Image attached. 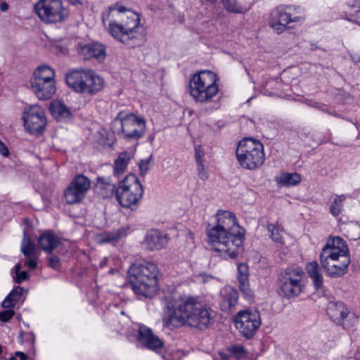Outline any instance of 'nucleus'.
Instances as JSON below:
<instances>
[{"label": "nucleus", "mask_w": 360, "mask_h": 360, "mask_svg": "<svg viewBox=\"0 0 360 360\" xmlns=\"http://www.w3.org/2000/svg\"><path fill=\"white\" fill-rule=\"evenodd\" d=\"M212 312L198 297H167L162 322L169 329L188 326L203 330L211 325L214 319Z\"/></svg>", "instance_id": "f257e3e1"}, {"label": "nucleus", "mask_w": 360, "mask_h": 360, "mask_svg": "<svg viewBox=\"0 0 360 360\" xmlns=\"http://www.w3.org/2000/svg\"><path fill=\"white\" fill-rule=\"evenodd\" d=\"M101 18L104 26L108 25V32L115 40L130 47L142 41L144 29L139 13L117 3L105 10Z\"/></svg>", "instance_id": "f03ea898"}, {"label": "nucleus", "mask_w": 360, "mask_h": 360, "mask_svg": "<svg viewBox=\"0 0 360 360\" xmlns=\"http://www.w3.org/2000/svg\"><path fill=\"white\" fill-rule=\"evenodd\" d=\"M217 224L207 231V242L212 249L224 257L236 258L242 250L244 233L229 211H219Z\"/></svg>", "instance_id": "7ed1b4c3"}, {"label": "nucleus", "mask_w": 360, "mask_h": 360, "mask_svg": "<svg viewBox=\"0 0 360 360\" xmlns=\"http://www.w3.org/2000/svg\"><path fill=\"white\" fill-rule=\"evenodd\" d=\"M320 263L326 274L331 278L343 276L350 263L349 248L340 237L330 238L320 254Z\"/></svg>", "instance_id": "20e7f679"}, {"label": "nucleus", "mask_w": 360, "mask_h": 360, "mask_svg": "<svg viewBox=\"0 0 360 360\" xmlns=\"http://www.w3.org/2000/svg\"><path fill=\"white\" fill-rule=\"evenodd\" d=\"M156 264L152 262L135 263L128 270L129 282L132 290L137 295L152 298L158 291Z\"/></svg>", "instance_id": "39448f33"}, {"label": "nucleus", "mask_w": 360, "mask_h": 360, "mask_svg": "<svg viewBox=\"0 0 360 360\" xmlns=\"http://www.w3.org/2000/svg\"><path fill=\"white\" fill-rule=\"evenodd\" d=\"M217 75L210 70H201L193 74L189 80V94L200 103L211 102L219 91Z\"/></svg>", "instance_id": "423d86ee"}, {"label": "nucleus", "mask_w": 360, "mask_h": 360, "mask_svg": "<svg viewBox=\"0 0 360 360\" xmlns=\"http://www.w3.org/2000/svg\"><path fill=\"white\" fill-rule=\"evenodd\" d=\"M66 83L75 91L95 95L104 86V79L92 70H75L66 75Z\"/></svg>", "instance_id": "0eeeda50"}, {"label": "nucleus", "mask_w": 360, "mask_h": 360, "mask_svg": "<svg viewBox=\"0 0 360 360\" xmlns=\"http://www.w3.org/2000/svg\"><path fill=\"white\" fill-rule=\"evenodd\" d=\"M236 157L243 168H259L263 165L265 159L263 144L259 141L246 138L239 142L236 148Z\"/></svg>", "instance_id": "6e6552de"}, {"label": "nucleus", "mask_w": 360, "mask_h": 360, "mask_svg": "<svg viewBox=\"0 0 360 360\" xmlns=\"http://www.w3.org/2000/svg\"><path fill=\"white\" fill-rule=\"evenodd\" d=\"M304 271L298 266H289L281 271L277 278L278 294L286 298L297 297L303 290Z\"/></svg>", "instance_id": "1a4fd4ad"}, {"label": "nucleus", "mask_w": 360, "mask_h": 360, "mask_svg": "<svg viewBox=\"0 0 360 360\" xmlns=\"http://www.w3.org/2000/svg\"><path fill=\"white\" fill-rule=\"evenodd\" d=\"M143 193V188L138 177L129 174L117 187L116 199L122 207L132 209L133 206L137 205Z\"/></svg>", "instance_id": "9d476101"}, {"label": "nucleus", "mask_w": 360, "mask_h": 360, "mask_svg": "<svg viewBox=\"0 0 360 360\" xmlns=\"http://www.w3.org/2000/svg\"><path fill=\"white\" fill-rule=\"evenodd\" d=\"M34 10L40 20L46 23L63 22L69 14L61 0H39Z\"/></svg>", "instance_id": "9b49d317"}, {"label": "nucleus", "mask_w": 360, "mask_h": 360, "mask_svg": "<svg viewBox=\"0 0 360 360\" xmlns=\"http://www.w3.org/2000/svg\"><path fill=\"white\" fill-rule=\"evenodd\" d=\"M271 27L279 34L292 26L290 23H302L304 18L300 15V8L289 5H281L271 13Z\"/></svg>", "instance_id": "f8f14e48"}, {"label": "nucleus", "mask_w": 360, "mask_h": 360, "mask_svg": "<svg viewBox=\"0 0 360 360\" xmlns=\"http://www.w3.org/2000/svg\"><path fill=\"white\" fill-rule=\"evenodd\" d=\"M115 121L120 122L122 133L127 139L138 140L146 133V120L143 117L121 111Z\"/></svg>", "instance_id": "ddd939ff"}, {"label": "nucleus", "mask_w": 360, "mask_h": 360, "mask_svg": "<svg viewBox=\"0 0 360 360\" xmlns=\"http://www.w3.org/2000/svg\"><path fill=\"white\" fill-rule=\"evenodd\" d=\"M326 312L333 321L342 326L345 329L352 328L358 321L354 313L349 311L341 302H330L328 304Z\"/></svg>", "instance_id": "4468645a"}, {"label": "nucleus", "mask_w": 360, "mask_h": 360, "mask_svg": "<svg viewBox=\"0 0 360 360\" xmlns=\"http://www.w3.org/2000/svg\"><path fill=\"white\" fill-rule=\"evenodd\" d=\"M91 188V181L83 174H77L71 181L64 191V197L68 204L79 203Z\"/></svg>", "instance_id": "2eb2a0df"}, {"label": "nucleus", "mask_w": 360, "mask_h": 360, "mask_svg": "<svg viewBox=\"0 0 360 360\" xmlns=\"http://www.w3.org/2000/svg\"><path fill=\"white\" fill-rule=\"evenodd\" d=\"M25 129L32 134L44 132L46 117L44 109L39 105H32L25 109L22 117Z\"/></svg>", "instance_id": "dca6fc26"}, {"label": "nucleus", "mask_w": 360, "mask_h": 360, "mask_svg": "<svg viewBox=\"0 0 360 360\" xmlns=\"http://www.w3.org/2000/svg\"><path fill=\"white\" fill-rule=\"evenodd\" d=\"M235 325L243 336L252 338L261 325L260 315L257 311H240L235 317Z\"/></svg>", "instance_id": "f3484780"}, {"label": "nucleus", "mask_w": 360, "mask_h": 360, "mask_svg": "<svg viewBox=\"0 0 360 360\" xmlns=\"http://www.w3.org/2000/svg\"><path fill=\"white\" fill-rule=\"evenodd\" d=\"M20 250L22 253L28 258L25 262V266H28L30 269H34L37 266V260L39 251L35 243L32 241L29 233L24 231L23 239L22 241Z\"/></svg>", "instance_id": "a211bd4d"}, {"label": "nucleus", "mask_w": 360, "mask_h": 360, "mask_svg": "<svg viewBox=\"0 0 360 360\" xmlns=\"http://www.w3.org/2000/svg\"><path fill=\"white\" fill-rule=\"evenodd\" d=\"M238 300V292L231 285H226L220 290L219 306L221 310L230 313L236 306Z\"/></svg>", "instance_id": "6ab92c4d"}, {"label": "nucleus", "mask_w": 360, "mask_h": 360, "mask_svg": "<svg viewBox=\"0 0 360 360\" xmlns=\"http://www.w3.org/2000/svg\"><path fill=\"white\" fill-rule=\"evenodd\" d=\"M138 340L145 347L153 351L161 349L164 345L163 342L153 333V330L143 325L139 326Z\"/></svg>", "instance_id": "aec40b11"}, {"label": "nucleus", "mask_w": 360, "mask_h": 360, "mask_svg": "<svg viewBox=\"0 0 360 360\" xmlns=\"http://www.w3.org/2000/svg\"><path fill=\"white\" fill-rule=\"evenodd\" d=\"M30 84L33 92L40 100L51 98L56 90L53 82L30 80Z\"/></svg>", "instance_id": "412c9836"}, {"label": "nucleus", "mask_w": 360, "mask_h": 360, "mask_svg": "<svg viewBox=\"0 0 360 360\" xmlns=\"http://www.w3.org/2000/svg\"><path fill=\"white\" fill-rule=\"evenodd\" d=\"M145 243L148 250L151 251L158 250L167 245L168 236L159 230L152 229L147 233L145 237Z\"/></svg>", "instance_id": "4be33fe9"}, {"label": "nucleus", "mask_w": 360, "mask_h": 360, "mask_svg": "<svg viewBox=\"0 0 360 360\" xmlns=\"http://www.w3.org/2000/svg\"><path fill=\"white\" fill-rule=\"evenodd\" d=\"M249 268L245 263H240L237 267V280L240 290L247 298L253 297V291L250 288L249 282Z\"/></svg>", "instance_id": "5701e85b"}, {"label": "nucleus", "mask_w": 360, "mask_h": 360, "mask_svg": "<svg viewBox=\"0 0 360 360\" xmlns=\"http://www.w3.org/2000/svg\"><path fill=\"white\" fill-rule=\"evenodd\" d=\"M79 54L84 60L95 58L102 60L105 57V47L99 43H91L81 47Z\"/></svg>", "instance_id": "b1692460"}, {"label": "nucleus", "mask_w": 360, "mask_h": 360, "mask_svg": "<svg viewBox=\"0 0 360 360\" xmlns=\"http://www.w3.org/2000/svg\"><path fill=\"white\" fill-rule=\"evenodd\" d=\"M115 185L111 181L110 179L104 176H98L94 186L96 192L103 198H111L114 194L116 195Z\"/></svg>", "instance_id": "393cba45"}, {"label": "nucleus", "mask_w": 360, "mask_h": 360, "mask_svg": "<svg viewBox=\"0 0 360 360\" xmlns=\"http://www.w3.org/2000/svg\"><path fill=\"white\" fill-rule=\"evenodd\" d=\"M59 243V238L50 231H45L38 238L40 248L47 253H51Z\"/></svg>", "instance_id": "a878e982"}, {"label": "nucleus", "mask_w": 360, "mask_h": 360, "mask_svg": "<svg viewBox=\"0 0 360 360\" xmlns=\"http://www.w3.org/2000/svg\"><path fill=\"white\" fill-rule=\"evenodd\" d=\"M132 158H134L133 152L124 151L120 153L114 162V175L117 176L122 175L126 172L127 166Z\"/></svg>", "instance_id": "bb28decb"}, {"label": "nucleus", "mask_w": 360, "mask_h": 360, "mask_svg": "<svg viewBox=\"0 0 360 360\" xmlns=\"http://www.w3.org/2000/svg\"><path fill=\"white\" fill-rule=\"evenodd\" d=\"M306 271L311 278L314 288L318 290L323 286V275L320 266L316 261L309 262L306 266Z\"/></svg>", "instance_id": "cd10ccee"}, {"label": "nucleus", "mask_w": 360, "mask_h": 360, "mask_svg": "<svg viewBox=\"0 0 360 360\" xmlns=\"http://www.w3.org/2000/svg\"><path fill=\"white\" fill-rule=\"evenodd\" d=\"M50 112L58 121H62L71 117L70 109L63 102L58 100H55L51 103Z\"/></svg>", "instance_id": "c85d7f7f"}, {"label": "nucleus", "mask_w": 360, "mask_h": 360, "mask_svg": "<svg viewBox=\"0 0 360 360\" xmlns=\"http://www.w3.org/2000/svg\"><path fill=\"white\" fill-rule=\"evenodd\" d=\"M31 80L55 82V72L48 65H41L34 72Z\"/></svg>", "instance_id": "c756f323"}, {"label": "nucleus", "mask_w": 360, "mask_h": 360, "mask_svg": "<svg viewBox=\"0 0 360 360\" xmlns=\"http://www.w3.org/2000/svg\"><path fill=\"white\" fill-rule=\"evenodd\" d=\"M301 176L297 172L295 173H282L280 176H276L275 181L279 186H293L301 181Z\"/></svg>", "instance_id": "7c9ffc66"}, {"label": "nucleus", "mask_w": 360, "mask_h": 360, "mask_svg": "<svg viewBox=\"0 0 360 360\" xmlns=\"http://www.w3.org/2000/svg\"><path fill=\"white\" fill-rule=\"evenodd\" d=\"M224 7L229 12L242 13L250 9V5L243 0H221Z\"/></svg>", "instance_id": "2f4dec72"}, {"label": "nucleus", "mask_w": 360, "mask_h": 360, "mask_svg": "<svg viewBox=\"0 0 360 360\" xmlns=\"http://www.w3.org/2000/svg\"><path fill=\"white\" fill-rule=\"evenodd\" d=\"M24 289L20 286L15 287L11 292L6 297L2 302L4 308H12L20 301Z\"/></svg>", "instance_id": "473e14b6"}, {"label": "nucleus", "mask_w": 360, "mask_h": 360, "mask_svg": "<svg viewBox=\"0 0 360 360\" xmlns=\"http://www.w3.org/2000/svg\"><path fill=\"white\" fill-rule=\"evenodd\" d=\"M229 354L221 355L224 360H241L245 357L246 354L243 346L233 345L228 348Z\"/></svg>", "instance_id": "72a5a7b5"}, {"label": "nucleus", "mask_w": 360, "mask_h": 360, "mask_svg": "<svg viewBox=\"0 0 360 360\" xmlns=\"http://www.w3.org/2000/svg\"><path fill=\"white\" fill-rule=\"evenodd\" d=\"M266 229L269 233L270 238L276 243L283 244L284 240L282 236L283 228L281 226L276 224H268L266 225Z\"/></svg>", "instance_id": "f704fd0d"}, {"label": "nucleus", "mask_w": 360, "mask_h": 360, "mask_svg": "<svg viewBox=\"0 0 360 360\" xmlns=\"http://www.w3.org/2000/svg\"><path fill=\"white\" fill-rule=\"evenodd\" d=\"M123 235L122 230H117L111 232H104L98 236V240L100 243L117 241Z\"/></svg>", "instance_id": "c9c22d12"}, {"label": "nucleus", "mask_w": 360, "mask_h": 360, "mask_svg": "<svg viewBox=\"0 0 360 360\" xmlns=\"http://www.w3.org/2000/svg\"><path fill=\"white\" fill-rule=\"evenodd\" d=\"M346 199L345 195H337L330 207V213L334 216H338L342 211L343 202Z\"/></svg>", "instance_id": "e433bc0d"}, {"label": "nucleus", "mask_w": 360, "mask_h": 360, "mask_svg": "<svg viewBox=\"0 0 360 360\" xmlns=\"http://www.w3.org/2000/svg\"><path fill=\"white\" fill-rule=\"evenodd\" d=\"M205 152L202 147L200 145H198L195 147V160L196 165L204 164Z\"/></svg>", "instance_id": "4c0bfd02"}, {"label": "nucleus", "mask_w": 360, "mask_h": 360, "mask_svg": "<svg viewBox=\"0 0 360 360\" xmlns=\"http://www.w3.org/2000/svg\"><path fill=\"white\" fill-rule=\"evenodd\" d=\"M152 159V156L147 159L141 160L139 164L141 175L144 176L149 171L150 161Z\"/></svg>", "instance_id": "58836bf2"}, {"label": "nucleus", "mask_w": 360, "mask_h": 360, "mask_svg": "<svg viewBox=\"0 0 360 360\" xmlns=\"http://www.w3.org/2000/svg\"><path fill=\"white\" fill-rule=\"evenodd\" d=\"M310 105L317 110H319L323 112L328 113V114L335 116V117H338V115L337 113L330 111L328 110V107L324 104L315 102L313 104H311Z\"/></svg>", "instance_id": "ea45409f"}, {"label": "nucleus", "mask_w": 360, "mask_h": 360, "mask_svg": "<svg viewBox=\"0 0 360 360\" xmlns=\"http://www.w3.org/2000/svg\"><path fill=\"white\" fill-rule=\"evenodd\" d=\"M15 314V311L8 308L7 310H4L0 312V321L2 322L8 321Z\"/></svg>", "instance_id": "a19ab883"}, {"label": "nucleus", "mask_w": 360, "mask_h": 360, "mask_svg": "<svg viewBox=\"0 0 360 360\" xmlns=\"http://www.w3.org/2000/svg\"><path fill=\"white\" fill-rule=\"evenodd\" d=\"M49 266L53 269H58L60 267V262L58 256L51 255L48 257Z\"/></svg>", "instance_id": "79ce46f5"}, {"label": "nucleus", "mask_w": 360, "mask_h": 360, "mask_svg": "<svg viewBox=\"0 0 360 360\" xmlns=\"http://www.w3.org/2000/svg\"><path fill=\"white\" fill-rule=\"evenodd\" d=\"M198 174L200 179L205 181L209 178L207 172L205 170V165H197Z\"/></svg>", "instance_id": "37998d69"}, {"label": "nucleus", "mask_w": 360, "mask_h": 360, "mask_svg": "<svg viewBox=\"0 0 360 360\" xmlns=\"http://www.w3.org/2000/svg\"><path fill=\"white\" fill-rule=\"evenodd\" d=\"M29 278V274L27 271H22L17 274L14 277L15 282L17 283H21L22 281H26Z\"/></svg>", "instance_id": "c03bdc74"}, {"label": "nucleus", "mask_w": 360, "mask_h": 360, "mask_svg": "<svg viewBox=\"0 0 360 360\" xmlns=\"http://www.w3.org/2000/svg\"><path fill=\"white\" fill-rule=\"evenodd\" d=\"M19 338L23 342L24 340L26 341L34 342V336L32 333L21 332L19 335Z\"/></svg>", "instance_id": "a18cd8bd"}, {"label": "nucleus", "mask_w": 360, "mask_h": 360, "mask_svg": "<svg viewBox=\"0 0 360 360\" xmlns=\"http://www.w3.org/2000/svg\"><path fill=\"white\" fill-rule=\"evenodd\" d=\"M0 154L4 157H7L9 155V150L8 147L0 140Z\"/></svg>", "instance_id": "49530a36"}, {"label": "nucleus", "mask_w": 360, "mask_h": 360, "mask_svg": "<svg viewBox=\"0 0 360 360\" xmlns=\"http://www.w3.org/2000/svg\"><path fill=\"white\" fill-rule=\"evenodd\" d=\"M352 18H350L349 20L352 21L360 25V9L356 11L354 15H352Z\"/></svg>", "instance_id": "de8ad7c7"}, {"label": "nucleus", "mask_w": 360, "mask_h": 360, "mask_svg": "<svg viewBox=\"0 0 360 360\" xmlns=\"http://www.w3.org/2000/svg\"><path fill=\"white\" fill-rule=\"evenodd\" d=\"M351 60L356 64L360 63V55L358 53H349Z\"/></svg>", "instance_id": "09e8293b"}, {"label": "nucleus", "mask_w": 360, "mask_h": 360, "mask_svg": "<svg viewBox=\"0 0 360 360\" xmlns=\"http://www.w3.org/2000/svg\"><path fill=\"white\" fill-rule=\"evenodd\" d=\"M15 356L19 357L20 360H27L28 356L22 352H16Z\"/></svg>", "instance_id": "8fccbe9b"}, {"label": "nucleus", "mask_w": 360, "mask_h": 360, "mask_svg": "<svg viewBox=\"0 0 360 360\" xmlns=\"http://www.w3.org/2000/svg\"><path fill=\"white\" fill-rule=\"evenodd\" d=\"M9 6L6 2H2L0 4V9L1 11L5 12L8 9Z\"/></svg>", "instance_id": "3c124183"}, {"label": "nucleus", "mask_w": 360, "mask_h": 360, "mask_svg": "<svg viewBox=\"0 0 360 360\" xmlns=\"http://www.w3.org/2000/svg\"><path fill=\"white\" fill-rule=\"evenodd\" d=\"M20 264H17L15 266V274H17L18 273L20 272Z\"/></svg>", "instance_id": "603ef678"}, {"label": "nucleus", "mask_w": 360, "mask_h": 360, "mask_svg": "<svg viewBox=\"0 0 360 360\" xmlns=\"http://www.w3.org/2000/svg\"><path fill=\"white\" fill-rule=\"evenodd\" d=\"M72 4H82L81 0H68Z\"/></svg>", "instance_id": "864d4df0"}, {"label": "nucleus", "mask_w": 360, "mask_h": 360, "mask_svg": "<svg viewBox=\"0 0 360 360\" xmlns=\"http://www.w3.org/2000/svg\"><path fill=\"white\" fill-rule=\"evenodd\" d=\"M15 359H15V356H11V357L9 358V359H8V360H15Z\"/></svg>", "instance_id": "5fc2aeb1"}, {"label": "nucleus", "mask_w": 360, "mask_h": 360, "mask_svg": "<svg viewBox=\"0 0 360 360\" xmlns=\"http://www.w3.org/2000/svg\"><path fill=\"white\" fill-rule=\"evenodd\" d=\"M1 352H2V349H1V347H0V354H1Z\"/></svg>", "instance_id": "6e6d98bb"}]
</instances>
